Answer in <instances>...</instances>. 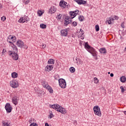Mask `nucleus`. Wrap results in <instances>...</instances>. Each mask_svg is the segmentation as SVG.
<instances>
[{
  "instance_id": "a19ab883",
  "label": "nucleus",
  "mask_w": 126,
  "mask_h": 126,
  "mask_svg": "<svg viewBox=\"0 0 126 126\" xmlns=\"http://www.w3.org/2000/svg\"><path fill=\"white\" fill-rule=\"evenodd\" d=\"M5 19H6V18L5 16H3L1 18V20H2L3 21H5Z\"/></svg>"
},
{
  "instance_id": "a18cd8bd",
  "label": "nucleus",
  "mask_w": 126,
  "mask_h": 126,
  "mask_svg": "<svg viewBox=\"0 0 126 126\" xmlns=\"http://www.w3.org/2000/svg\"><path fill=\"white\" fill-rule=\"evenodd\" d=\"M121 26L122 28H125V24L123 23L122 24H121Z\"/></svg>"
},
{
  "instance_id": "4be33fe9",
  "label": "nucleus",
  "mask_w": 126,
  "mask_h": 126,
  "mask_svg": "<svg viewBox=\"0 0 126 126\" xmlns=\"http://www.w3.org/2000/svg\"><path fill=\"white\" fill-rule=\"evenodd\" d=\"M11 76L12 78H17V77H18V74L15 72H14L12 73Z\"/></svg>"
},
{
  "instance_id": "b1692460",
  "label": "nucleus",
  "mask_w": 126,
  "mask_h": 126,
  "mask_svg": "<svg viewBox=\"0 0 126 126\" xmlns=\"http://www.w3.org/2000/svg\"><path fill=\"white\" fill-rule=\"evenodd\" d=\"M2 125H3V126H10L8 122L5 121H3L2 122Z\"/></svg>"
},
{
  "instance_id": "6e6d98bb",
  "label": "nucleus",
  "mask_w": 126,
  "mask_h": 126,
  "mask_svg": "<svg viewBox=\"0 0 126 126\" xmlns=\"http://www.w3.org/2000/svg\"><path fill=\"white\" fill-rule=\"evenodd\" d=\"M80 45L81 46V44H82L81 42H80Z\"/></svg>"
},
{
  "instance_id": "20e7f679",
  "label": "nucleus",
  "mask_w": 126,
  "mask_h": 126,
  "mask_svg": "<svg viewBox=\"0 0 126 126\" xmlns=\"http://www.w3.org/2000/svg\"><path fill=\"white\" fill-rule=\"evenodd\" d=\"M8 54L9 56H11L13 60L14 61H17L18 60V54H17V52L13 53V52L11 51H9L8 52Z\"/></svg>"
},
{
  "instance_id": "5701e85b",
  "label": "nucleus",
  "mask_w": 126,
  "mask_h": 126,
  "mask_svg": "<svg viewBox=\"0 0 126 126\" xmlns=\"http://www.w3.org/2000/svg\"><path fill=\"white\" fill-rule=\"evenodd\" d=\"M99 52L101 54H106V49L105 48H101L99 49Z\"/></svg>"
},
{
  "instance_id": "72a5a7b5",
  "label": "nucleus",
  "mask_w": 126,
  "mask_h": 126,
  "mask_svg": "<svg viewBox=\"0 0 126 126\" xmlns=\"http://www.w3.org/2000/svg\"><path fill=\"white\" fill-rule=\"evenodd\" d=\"M30 126H38V124L35 123H32L30 125Z\"/></svg>"
},
{
  "instance_id": "c756f323",
  "label": "nucleus",
  "mask_w": 126,
  "mask_h": 126,
  "mask_svg": "<svg viewBox=\"0 0 126 126\" xmlns=\"http://www.w3.org/2000/svg\"><path fill=\"white\" fill-rule=\"evenodd\" d=\"M94 83H96V84H97V83H99V80H98V78L95 77L94 79Z\"/></svg>"
},
{
  "instance_id": "9b49d317",
  "label": "nucleus",
  "mask_w": 126,
  "mask_h": 126,
  "mask_svg": "<svg viewBox=\"0 0 126 126\" xmlns=\"http://www.w3.org/2000/svg\"><path fill=\"white\" fill-rule=\"evenodd\" d=\"M70 23H71V18L68 16L66 17L64 19V26H67Z\"/></svg>"
},
{
  "instance_id": "c85d7f7f",
  "label": "nucleus",
  "mask_w": 126,
  "mask_h": 126,
  "mask_svg": "<svg viewBox=\"0 0 126 126\" xmlns=\"http://www.w3.org/2000/svg\"><path fill=\"white\" fill-rule=\"evenodd\" d=\"M23 2L24 4H28L29 3L30 1L29 0H23Z\"/></svg>"
},
{
  "instance_id": "2f4dec72",
  "label": "nucleus",
  "mask_w": 126,
  "mask_h": 126,
  "mask_svg": "<svg viewBox=\"0 0 126 126\" xmlns=\"http://www.w3.org/2000/svg\"><path fill=\"white\" fill-rule=\"evenodd\" d=\"M99 30H100V28H99V25H95V31H96V32H98V31H99Z\"/></svg>"
},
{
  "instance_id": "f03ea898",
  "label": "nucleus",
  "mask_w": 126,
  "mask_h": 126,
  "mask_svg": "<svg viewBox=\"0 0 126 126\" xmlns=\"http://www.w3.org/2000/svg\"><path fill=\"white\" fill-rule=\"evenodd\" d=\"M85 48L89 53L92 55L93 57L97 56V51H96V50H95L93 47H91L90 46H89L88 42L85 43Z\"/></svg>"
},
{
  "instance_id": "58836bf2",
  "label": "nucleus",
  "mask_w": 126,
  "mask_h": 126,
  "mask_svg": "<svg viewBox=\"0 0 126 126\" xmlns=\"http://www.w3.org/2000/svg\"><path fill=\"white\" fill-rule=\"evenodd\" d=\"M109 19H110L111 21H114V20H115V18H114V17H113V16H111L109 18Z\"/></svg>"
},
{
  "instance_id": "423d86ee",
  "label": "nucleus",
  "mask_w": 126,
  "mask_h": 126,
  "mask_svg": "<svg viewBox=\"0 0 126 126\" xmlns=\"http://www.w3.org/2000/svg\"><path fill=\"white\" fill-rule=\"evenodd\" d=\"M16 45L19 48H24V49H28V46L24 44V42L21 40H18L16 43Z\"/></svg>"
},
{
  "instance_id": "39448f33",
  "label": "nucleus",
  "mask_w": 126,
  "mask_h": 126,
  "mask_svg": "<svg viewBox=\"0 0 126 126\" xmlns=\"http://www.w3.org/2000/svg\"><path fill=\"white\" fill-rule=\"evenodd\" d=\"M93 110L95 115H96L99 117H101L102 116V113H101V110L100 109V107H99V106H94Z\"/></svg>"
},
{
  "instance_id": "a878e982",
  "label": "nucleus",
  "mask_w": 126,
  "mask_h": 126,
  "mask_svg": "<svg viewBox=\"0 0 126 126\" xmlns=\"http://www.w3.org/2000/svg\"><path fill=\"white\" fill-rule=\"evenodd\" d=\"M40 27L42 29H46V28H47V25H45V24H41Z\"/></svg>"
},
{
  "instance_id": "9d476101",
  "label": "nucleus",
  "mask_w": 126,
  "mask_h": 126,
  "mask_svg": "<svg viewBox=\"0 0 126 126\" xmlns=\"http://www.w3.org/2000/svg\"><path fill=\"white\" fill-rule=\"evenodd\" d=\"M5 109L7 113H11V111H12V107L11 106V105H10V103H7L5 106Z\"/></svg>"
},
{
  "instance_id": "dca6fc26",
  "label": "nucleus",
  "mask_w": 126,
  "mask_h": 126,
  "mask_svg": "<svg viewBox=\"0 0 126 126\" xmlns=\"http://www.w3.org/2000/svg\"><path fill=\"white\" fill-rule=\"evenodd\" d=\"M54 68V65H47L45 68V70L46 71H51V70H53V69Z\"/></svg>"
},
{
  "instance_id": "473e14b6",
  "label": "nucleus",
  "mask_w": 126,
  "mask_h": 126,
  "mask_svg": "<svg viewBox=\"0 0 126 126\" xmlns=\"http://www.w3.org/2000/svg\"><path fill=\"white\" fill-rule=\"evenodd\" d=\"M62 14H60L59 15H58L56 17L57 19H62Z\"/></svg>"
},
{
  "instance_id": "3c124183",
  "label": "nucleus",
  "mask_w": 126,
  "mask_h": 126,
  "mask_svg": "<svg viewBox=\"0 0 126 126\" xmlns=\"http://www.w3.org/2000/svg\"><path fill=\"white\" fill-rule=\"evenodd\" d=\"M0 8H2V5H1V4H0Z\"/></svg>"
},
{
  "instance_id": "bb28decb",
  "label": "nucleus",
  "mask_w": 126,
  "mask_h": 126,
  "mask_svg": "<svg viewBox=\"0 0 126 126\" xmlns=\"http://www.w3.org/2000/svg\"><path fill=\"white\" fill-rule=\"evenodd\" d=\"M120 80H121V82H123V83H125V82L126 80V77H125V76L121 77L120 78Z\"/></svg>"
},
{
  "instance_id": "e433bc0d",
  "label": "nucleus",
  "mask_w": 126,
  "mask_h": 126,
  "mask_svg": "<svg viewBox=\"0 0 126 126\" xmlns=\"http://www.w3.org/2000/svg\"><path fill=\"white\" fill-rule=\"evenodd\" d=\"M38 14L39 15V16H41L42 14H43V13L42 12V11H38L37 12Z\"/></svg>"
},
{
  "instance_id": "ddd939ff",
  "label": "nucleus",
  "mask_w": 126,
  "mask_h": 126,
  "mask_svg": "<svg viewBox=\"0 0 126 126\" xmlns=\"http://www.w3.org/2000/svg\"><path fill=\"white\" fill-rule=\"evenodd\" d=\"M18 100H19V98L15 95H14L12 99V102L14 104V105H17V104H18Z\"/></svg>"
},
{
  "instance_id": "de8ad7c7",
  "label": "nucleus",
  "mask_w": 126,
  "mask_h": 126,
  "mask_svg": "<svg viewBox=\"0 0 126 126\" xmlns=\"http://www.w3.org/2000/svg\"><path fill=\"white\" fill-rule=\"evenodd\" d=\"M80 32H82V34H84V32H83V31H82V29H80Z\"/></svg>"
},
{
  "instance_id": "1a4fd4ad",
  "label": "nucleus",
  "mask_w": 126,
  "mask_h": 126,
  "mask_svg": "<svg viewBox=\"0 0 126 126\" xmlns=\"http://www.w3.org/2000/svg\"><path fill=\"white\" fill-rule=\"evenodd\" d=\"M10 85L12 88H17L19 85H18V82L16 80H12L10 82Z\"/></svg>"
},
{
  "instance_id": "4c0bfd02",
  "label": "nucleus",
  "mask_w": 126,
  "mask_h": 126,
  "mask_svg": "<svg viewBox=\"0 0 126 126\" xmlns=\"http://www.w3.org/2000/svg\"><path fill=\"white\" fill-rule=\"evenodd\" d=\"M106 23H108V24H112V21L109 19L108 20L106 21Z\"/></svg>"
},
{
  "instance_id": "7ed1b4c3",
  "label": "nucleus",
  "mask_w": 126,
  "mask_h": 126,
  "mask_svg": "<svg viewBox=\"0 0 126 126\" xmlns=\"http://www.w3.org/2000/svg\"><path fill=\"white\" fill-rule=\"evenodd\" d=\"M41 84L44 88H46V89H47V90H48L49 92H50V93H53V89H52V87H51V86H50L49 84H48V82H47V81H42L41 82Z\"/></svg>"
},
{
  "instance_id": "4d7b16f0",
  "label": "nucleus",
  "mask_w": 126,
  "mask_h": 126,
  "mask_svg": "<svg viewBox=\"0 0 126 126\" xmlns=\"http://www.w3.org/2000/svg\"><path fill=\"white\" fill-rule=\"evenodd\" d=\"M108 74H110V72H108Z\"/></svg>"
},
{
  "instance_id": "37998d69",
  "label": "nucleus",
  "mask_w": 126,
  "mask_h": 126,
  "mask_svg": "<svg viewBox=\"0 0 126 126\" xmlns=\"http://www.w3.org/2000/svg\"><path fill=\"white\" fill-rule=\"evenodd\" d=\"M54 117V115L52 113H50L49 118L50 119H52V118H53Z\"/></svg>"
},
{
  "instance_id": "f257e3e1",
  "label": "nucleus",
  "mask_w": 126,
  "mask_h": 126,
  "mask_svg": "<svg viewBox=\"0 0 126 126\" xmlns=\"http://www.w3.org/2000/svg\"><path fill=\"white\" fill-rule=\"evenodd\" d=\"M51 108L56 110V111H57L60 113H61V114H66V110H65V108H63V107L60 106L59 104L52 105Z\"/></svg>"
},
{
  "instance_id": "f704fd0d",
  "label": "nucleus",
  "mask_w": 126,
  "mask_h": 126,
  "mask_svg": "<svg viewBox=\"0 0 126 126\" xmlns=\"http://www.w3.org/2000/svg\"><path fill=\"white\" fill-rule=\"evenodd\" d=\"M7 42H8L10 43V44H13V43H12V42L11 41V40L10 39V38H9V37H8L7 39Z\"/></svg>"
},
{
  "instance_id": "2eb2a0df",
  "label": "nucleus",
  "mask_w": 126,
  "mask_h": 126,
  "mask_svg": "<svg viewBox=\"0 0 126 126\" xmlns=\"http://www.w3.org/2000/svg\"><path fill=\"white\" fill-rule=\"evenodd\" d=\"M28 21L27 20V17L24 16L20 18V19L18 21L20 23H24V22H26Z\"/></svg>"
},
{
  "instance_id": "49530a36",
  "label": "nucleus",
  "mask_w": 126,
  "mask_h": 126,
  "mask_svg": "<svg viewBox=\"0 0 126 126\" xmlns=\"http://www.w3.org/2000/svg\"><path fill=\"white\" fill-rule=\"evenodd\" d=\"M32 121H34V119L33 118H31V120H30L29 122L30 124L32 123Z\"/></svg>"
},
{
  "instance_id": "ea45409f",
  "label": "nucleus",
  "mask_w": 126,
  "mask_h": 126,
  "mask_svg": "<svg viewBox=\"0 0 126 126\" xmlns=\"http://www.w3.org/2000/svg\"><path fill=\"white\" fill-rule=\"evenodd\" d=\"M72 25L73 26H74V27L77 26V23L75 22H73L72 23Z\"/></svg>"
},
{
  "instance_id": "0eeeda50",
  "label": "nucleus",
  "mask_w": 126,
  "mask_h": 126,
  "mask_svg": "<svg viewBox=\"0 0 126 126\" xmlns=\"http://www.w3.org/2000/svg\"><path fill=\"white\" fill-rule=\"evenodd\" d=\"M59 83L60 87L64 89L66 87V82H65V80L63 79H60L59 80Z\"/></svg>"
},
{
  "instance_id": "5fc2aeb1",
  "label": "nucleus",
  "mask_w": 126,
  "mask_h": 126,
  "mask_svg": "<svg viewBox=\"0 0 126 126\" xmlns=\"http://www.w3.org/2000/svg\"><path fill=\"white\" fill-rule=\"evenodd\" d=\"M125 51H126V48H125Z\"/></svg>"
},
{
  "instance_id": "7c9ffc66",
  "label": "nucleus",
  "mask_w": 126,
  "mask_h": 126,
  "mask_svg": "<svg viewBox=\"0 0 126 126\" xmlns=\"http://www.w3.org/2000/svg\"><path fill=\"white\" fill-rule=\"evenodd\" d=\"M78 19L80 21H83V20H84V17H83V16H80L78 17Z\"/></svg>"
},
{
  "instance_id": "8fccbe9b",
  "label": "nucleus",
  "mask_w": 126,
  "mask_h": 126,
  "mask_svg": "<svg viewBox=\"0 0 126 126\" xmlns=\"http://www.w3.org/2000/svg\"><path fill=\"white\" fill-rule=\"evenodd\" d=\"M45 126H50L49 125V124L45 123Z\"/></svg>"
},
{
  "instance_id": "13d9d810",
  "label": "nucleus",
  "mask_w": 126,
  "mask_h": 126,
  "mask_svg": "<svg viewBox=\"0 0 126 126\" xmlns=\"http://www.w3.org/2000/svg\"><path fill=\"white\" fill-rule=\"evenodd\" d=\"M72 37H73V35H72Z\"/></svg>"
},
{
  "instance_id": "c03bdc74",
  "label": "nucleus",
  "mask_w": 126,
  "mask_h": 126,
  "mask_svg": "<svg viewBox=\"0 0 126 126\" xmlns=\"http://www.w3.org/2000/svg\"><path fill=\"white\" fill-rule=\"evenodd\" d=\"M114 20H117L119 19V17L118 16H114Z\"/></svg>"
},
{
  "instance_id": "a211bd4d",
  "label": "nucleus",
  "mask_w": 126,
  "mask_h": 126,
  "mask_svg": "<svg viewBox=\"0 0 126 126\" xmlns=\"http://www.w3.org/2000/svg\"><path fill=\"white\" fill-rule=\"evenodd\" d=\"M11 46L13 49V53H17V52L18 51V49H17V47L15 45H14V44H11Z\"/></svg>"
},
{
  "instance_id": "cd10ccee",
  "label": "nucleus",
  "mask_w": 126,
  "mask_h": 126,
  "mask_svg": "<svg viewBox=\"0 0 126 126\" xmlns=\"http://www.w3.org/2000/svg\"><path fill=\"white\" fill-rule=\"evenodd\" d=\"M69 70L70 72H71L72 73H73L75 71V68L73 67H71L69 68Z\"/></svg>"
},
{
  "instance_id": "864d4df0",
  "label": "nucleus",
  "mask_w": 126,
  "mask_h": 126,
  "mask_svg": "<svg viewBox=\"0 0 126 126\" xmlns=\"http://www.w3.org/2000/svg\"><path fill=\"white\" fill-rule=\"evenodd\" d=\"M125 115H126V111H124Z\"/></svg>"
},
{
  "instance_id": "4468645a",
  "label": "nucleus",
  "mask_w": 126,
  "mask_h": 126,
  "mask_svg": "<svg viewBox=\"0 0 126 126\" xmlns=\"http://www.w3.org/2000/svg\"><path fill=\"white\" fill-rule=\"evenodd\" d=\"M61 35L63 37H66L67 36V29L62 30L61 31Z\"/></svg>"
},
{
  "instance_id": "6e6552de",
  "label": "nucleus",
  "mask_w": 126,
  "mask_h": 126,
  "mask_svg": "<svg viewBox=\"0 0 126 126\" xmlns=\"http://www.w3.org/2000/svg\"><path fill=\"white\" fill-rule=\"evenodd\" d=\"M78 12H79V10H76L75 11H72L69 12V17L71 18V19H73V18H74V17H75V16L77 15V14H79Z\"/></svg>"
},
{
  "instance_id": "c9c22d12",
  "label": "nucleus",
  "mask_w": 126,
  "mask_h": 126,
  "mask_svg": "<svg viewBox=\"0 0 126 126\" xmlns=\"http://www.w3.org/2000/svg\"><path fill=\"white\" fill-rule=\"evenodd\" d=\"M120 88H121V92L122 93H124V92H125V89H124V87L123 86H121V87H120Z\"/></svg>"
},
{
  "instance_id": "f8f14e48",
  "label": "nucleus",
  "mask_w": 126,
  "mask_h": 126,
  "mask_svg": "<svg viewBox=\"0 0 126 126\" xmlns=\"http://www.w3.org/2000/svg\"><path fill=\"white\" fill-rule=\"evenodd\" d=\"M59 4L60 6L62 7V8H68V5H66L67 4V3L63 0H61Z\"/></svg>"
},
{
  "instance_id": "603ef678",
  "label": "nucleus",
  "mask_w": 126,
  "mask_h": 126,
  "mask_svg": "<svg viewBox=\"0 0 126 126\" xmlns=\"http://www.w3.org/2000/svg\"><path fill=\"white\" fill-rule=\"evenodd\" d=\"M4 53V49L2 50V54Z\"/></svg>"
},
{
  "instance_id": "412c9836",
  "label": "nucleus",
  "mask_w": 126,
  "mask_h": 126,
  "mask_svg": "<svg viewBox=\"0 0 126 126\" xmlns=\"http://www.w3.org/2000/svg\"><path fill=\"white\" fill-rule=\"evenodd\" d=\"M75 63L78 64H80V63H82V61H81V59L76 58L75 60Z\"/></svg>"
},
{
  "instance_id": "f3484780",
  "label": "nucleus",
  "mask_w": 126,
  "mask_h": 126,
  "mask_svg": "<svg viewBox=\"0 0 126 126\" xmlns=\"http://www.w3.org/2000/svg\"><path fill=\"white\" fill-rule=\"evenodd\" d=\"M56 11H57V8L55 6H52L49 11V13H50V14H53V13H55Z\"/></svg>"
},
{
  "instance_id": "393cba45",
  "label": "nucleus",
  "mask_w": 126,
  "mask_h": 126,
  "mask_svg": "<svg viewBox=\"0 0 126 126\" xmlns=\"http://www.w3.org/2000/svg\"><path fill=\"white\" fill-rule=\"evenodd\" d=\"M48 64H54L55 63V60L54 59H50L48 62Z\"/></svg>"
},
{
  "instance_id": "aec40b11",
  "label": "nucleus",
  "mask_w": 126,
  "mask_h": 126,
  "mask_svg": "<svg viewBox=\"0 0 126 126\" xmlns=\"http://www.w3.org/2000/svg\"><path fill=\"white\" fill-rule=\"evenodd\" d=\"M9 38L11 39V41H12V43H14L15 41H16V37L15 36H13L11 35H9L8 36Z\"/></svg>"
},
{
  "instance_id": "79ce46f5",
  "label": "nucleus",
  "mask_w": 126,
  "mask_h": 126,
  "mask_svg": "<svg viewBox=\"0 0 126 126\" xmlns=\"http://www.w3.org/2000/svg\"><path fill=\"white\" fill-rule=\"evenodd\" d=\"M46 47H47V45L46 44H42V48L44 50V49H46Z\"/></svg>"
},
{
  "instance_id": "09e8293b",
  "label": "nucleus",
  "mask_w": 126,
  "mask_h": 126,
  "mask_svg": "<svg viewBox=\"0 0 126 126\" xmlns=\"http://www.w3.org/2000/svg\"><path fill=\"white\" fill-rule=\"evenodd\" d=\"M110 76H111V77H113L114 76V74L113 73H111L110 74Z\"/></svg>"
},
{
  "instance_id": "6ab92c4d",
  "label": "nucleus",
  "mask_w": 126,
  "mask_h": 126,
  "mask_svg": "<svg viewBox=\"0 0 126 126\" xmlns=\"http://www.w3.org/2000/svg\"><path fill=\"white\" fill-rule=\"evenodd\" d=\"M78 4H85L86 3V1L83 0H74Z\"/></svg>"
}]
</instances>
